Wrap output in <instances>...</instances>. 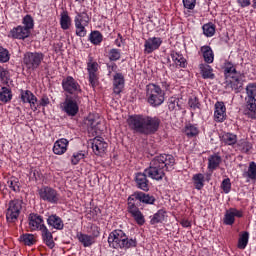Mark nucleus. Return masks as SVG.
I'll use <instances>...</instances> for the list:
<instances>
[{
  "instance_id": "nucleus-62",
  "label": "nucleus",
  "mask_w": 256,
  "mask_h": 256,
  "mask_svg": "<svg viewBox=\"0 0 256 256\" xmlns=\"http://www.w3.org/2000/svg\"><path fill=\"white\" fill-rule=\"evenodd\" d=\"M230 211L232 212L234 218L238 217L239 219H241V217H243V211L238 210L237 208H230Z\"/></svg>"
},
{
  "instance_id": "nucleus-3",
  "label": "nucleus",
  "mask_w": 256,
  "mask_h": 256,
  "mask_svg": "<svg viewBox=\"0 0 256 256\" xmlns=\"http://www.w3.org/2000/svg\"><path fill=\"white\" fill-rule=\"evenodd\" d=\"M108 244L112 249H122L127 251V249L137 247V239H129L123 230L116 229L110 232L108 236Z\"/></svg>"
},
{
  "instance_id": "nucleus-14",
  "label": "nucleus",
  "mask_w": 256,
  "mask_h": 256,
  "mask_svg": "<svg viewBox=\"0 0 256 256\" xmlns=\"http://www.w3.org/2000/svg\"><path fill=\"white\" fill-rule=\"evenodd\" d=\"M90 143H91L93 153L100 157L102 155H105V152L107 151V147H109L107 142H105V139H103V137L101 136H96L95 138L90 140Z\"/></svg>"
},
{
  "instance_id": "nucleus-49",
  "label": "nucleus",
  "mask_w": 256,
  "mask_h": 256,
  "mask_svg": "<svg viewBox=\"0 0 256 256\" xmlns=\"http://www.w3.org/2000/svg\"><path fill=\"white\" fill-rule=\"evenodd\" d=\"M7 185L15 193H19V191H21V188L19 186V180L17 178H15V177H13L10 180H8L7 181Z\"/></svg>"
},
{
  "instance_id": "nucleus-8",
  "label": "nucleus",
  "mask_w": 256,
  "mask_h": 256,
  "mask_svg": "<svg viewBox=\"0 0 256 256\" xmlns=\"http://www.w3.org/2000/svg\"><path fill=\"white\" fill-rule=\"evenodd\" d=\"M21 211H23V200H11L8 203V207L6 209L7 223H15L16 221H19V215H21Z\"/></svg>"
},
{
  "instance_id": "nucleus-11",
  "label": "nucleus",
  "mask_w": 256,
  "mask_h": 256,
  "mask_svg": "<svg viewBox=\"0 0 256 256\" xmlns=\"http://www.w3.org/2000/svg\"><path fill=\"white\" fill-rule=\"evenodd\" d=\"M138 203H143L144 205H155V196L147 194L141 191H135L127 199L128 204L137 205Z\"/></svg>"
},
{
  "instance_id": "nucleus-39",
  "label": "nucleus",
  "mask_w": 256,
  "mask_h": 256,
  "mask_svg": "<svg viewBox=\"0 0 256 256\" xmlns=\"http://www.w3.org/2000/svg\"><path fill=\"white\" fill-rule=\"evenodd\" d=\"M184 133L187 137H197L199 135V128L195 124H187L184 128Z\"/></svg>"
},
{
  "instance_id": "nucleus-41",
  "label": "nucleus",
  "mask_w": 256,
  "mask_h": 256,
  "mask_svg": "<svg viewBox=\"0 0 256 256\" xmlns=\"http://www.w3.org/2000/svg\"><path fill=\"white\" fill-rule=\"evenodd\" d=\"M89 41L92 45H101V42L103 41V34L99 31H93L89 35Z\"/></svg>"
},
{
  "instance_id": "nucleus-12",
  "label": "nucleus",
  "mask_w": 256,
  "mask_h": 256,
  "mask_svg": "<svg viewBox=\"0 0 256 256\" xmlns=\"http://www.w3.org/2000/svg\"><path fill=\"white\" fill-rule=\"evenodd\" d=\"M38 195L42 201L46 203H51L52 205H57L59 203V192L49 186H43L38 190Z\"/></svg>"
},
{
  "instance_id": "nucleus-20",
  "label": "nucleus",
  "mask_w": 256,
  "mask_h": 256,
  "mask_svg": "<svg viewBox=\"0 0 256 256\" xmlns=\"http://www.w3.org/2000/svg\"><path fill=\"white\" fill-rule=\"evenodd\" d=\"M127 211L138 225H145V216H143V213L139 210L137 204L127 203Z\"/></svg>"
},
{
  "instance_id": "nucleus-51",
  "label": "nucleus",
  "mask_w": 256,
  "mask_h": 256,
  "mask_svg": "<svg viewBox=\"0 0 256 256\" xmlns=\"http://www.w3.org/2000/svg\"><path fill=\"white\" fill-rule=\"evenodd\" d=\"M11 59V55L9 54V50L0 47V63H7Z\"/></svg>"
},
{
  "instance_id": "nucleus-25",
  "label": "nucleus",
  "mask_w": 256,
  "mask_h": 256,
  "mask_svg": "<svg viewBox=\"0 0 256 256\" xmlns=\"http://www.w3.org/2000/svg\"><path fill=\"white\" fill-rule=\"evenodd\" d=\"M200 75L202 79H215V73H213V67L207 63L199 64Z\"/></svg>"
},
{
  "instance_id": "nucleus-1",
  "label": "nucleus",
  "mask_w": 256,
  "mask_h": 256,
  "mask_svg": "<svg viewBox=\"0 0 256 256\" xmlns=\"http://www.w3.org/2000/svg\"><path fill=\"white\" fill-rule=\"evenodd\" d=\"M128 127L133 133L140 135H155L159 131L161 119L157 116L143 114L130 115L127 119Z\"/></svg>"
},
{
  "instance_id": "nucleus-30",
  "label": "nucleus",
  "mask_w": 256,
  "mask_h": 256,
  "mask_svg": "<svg viewBox=\"0 0 256 256\" xmlns=\"http://www.w3.org/2000/svg\"><path fill=\"white\" fill-rule=\"evenodd\" d=\"M167 219V211L165 209L158 210L153 216L150 217V225H157L163 223Z\"/></svg>"
},
{
  "instance_id": "nucleus-63",
  "label": "nucleus",
  "mask_w": 256,
  "mask_h": 256,
  "mask_svg": "<svg viewBox=\"0 0 256 256\" xmlns=\"http://www.w3.org/2000/svg\"><path fill=\"white\" fill-rule=\"evenodd\" d=\"M238 5L242 8L249 7L251 5V0H237Z\"/></svg>"
},
{
  "instance_id": "nucleus-5",
  "label": "nucleus",
  "mask_w": 256,
  "mask_h": 256,
  "mask_svg": "<svg viewBox=\"0 0 256 256\" xmlns=\"http://www.w3.org/2000/svg\"><path fill=\"white\" fill-rule=\"evenodd\" d=\"M22 24L23 26L19 25L10 31L12 39H20L24 41V39H27L29 35H31V29L35 27L33 17L31 15H26L22 20Z\"/></svg>"
},
{
  "instance_id": "nucleus-15",
  "label": "nucleus",
  "mask_w": 256,
  "mask_h": 256,
  "mask_svg": "<svg viewBox=\"0 0 256 256\" xmlns=\"http://www.w3.org/2000/svg\"><path fill=\"white\" fill-rule=\"evenodd\" d=\"M28 225L30 231H42L45 226V221L43 220V216L30 213L28 216Z\"/></svg>"
},
{
  "instance_id": "nucleus-22",
  "label": "nucleus",
  "mask_w": 256,
  "mask_h": 256,
  "mask_svg": "<svg viewBox=\"0 0 256 256\" xmlns=\"http://www.w3.org/2000/svg\"><path fill=\"white\" fill-rule=\"evenodd\" d=\"M67 147H69V140L62 138L57 140L53 146V153L55 155H64L67 153Z\"/></svg>"
},
{
  "instance_id": "nucleus-27",
  "label": "nucleus",
  "mask_w": 256,
  "mask_h": 256,
  "mask_svg": "<svg viewBox=\"0 0 256 256\" xmlns=\"http://www.w3.org/2000/svg\"><path fill=\"white\" fill-rule=\"evenodd\" d=\"M223 69H224L225 79H229L230 77H233V75H237L241 73L237 71L235 64H233L229 60H225Z\"/></svg>"
},
{
  "instance_id": "nucleus-18",
  "label": "nucleus",
  "mask_w": 256,
  "mask_h": 256,
  "mask_svg": "<svg viewBox=\"0 0 256 256\" xmlns=\"http://www.w3.org/2000/svg\"><path fill=\"white\" fill-rule=\"evenodd\" d=\"M20 99L22 103H29L32 111H37V96L33 94L30 90H20Z\"/></svg>"
},
{
  "instance_id": "nucleus-56",
  "label": "nucleus",
  "mask_w": 256,
  "mask_h": 256,
  "mask_svg": "<svg viewBox=\"0 0 256 256\" xmlns=\"http://www.w3.org/2000/svg\"><path fill=\"white\" fill-rule=\"evenodd\" d=\"M89 75V83L91 87H95L99 85V75L97 73H88Z\"/></svg>"
},
{
  "instance_id": "nucleus-48",
  "label": "nucleus",
  "mask_w": 256,
  "mask_h": 256,
  "mask_svg": "<svg viewBox=\"0 0 256 256\" xmlns=\"http://www.w3.org/2000/svg\"><path fill=\"white\" fill-rule=\"evenodd\" d=\"M249 243V232H244L238 240V249H245Z\"/></svg>"
},
{
  "instance_id": "nucleus-17",
  "label": "nucleus",
  "mask_w": 256,
  "mask_h": 256,
  "mask_svg": "<svg viewBox=\"0 0 256 256\" xmlns=\"http://www.w3.org/2000/svg\"><path fill=\"white\" fill-rule=\"evenodd\" d=\"M227 119V107L224 102L217 101L214 105V121L223 123Z\"/></svg>"
},
{
  "instance_id": "nucleus-28",
  "label": "nucleus",
  "mask_w": 256,
  "mask_h": 256,
  "mask_svg": "<svg viewBox=\"0 0 256 256\" xmlns=\"http://www.w3.org/2000/svg\"><path fill=\"white\" fill-rule=\"evenodd\" d=\"M172 61L175 63L176 67H180L181 69H186L187 67V59L183 57V54L172 51L170 54Z\"/></svg>"
},
{
  "instance_id": "nucleus-52",
  "label": "nucleus",
  "mask_w": 256,
  "mask_h": 256,
  "mask_svg": "<svg viewBox=\"0 0 256 256\" xmlns=\"http://www.w3.org/2000/svg\"><path fill=\"white\" fill-rule=\"evenodd\" d=\"M109 59L111 61H119V59H121V50L117 48H112L109 51Z\"/></svg>"
},
{
  "instance_id": "nucleus-57",
  "label": "nucleus",
  "mask_w": 256,
  "mask_h": 256,
  "mask_svg": "<svg viewBox=\"0 0 256 256\" xmlns=\"http://www.w3.org/2000/svg\"><path fill=\"white\" fill-rule=\"evenodd\" d=\"M90 233L92 237H94V240L97 239V237H99V235H101V228L95 224H92L90 226Z\"/></svg>"
},
{
  "instance_id": "nucleus-23",
  "label": "nucleus",
  "mask_w": 256,
  "mask_h": 256,
  "mask_svg": "<svg viewBox=\"0 0 256 256\" xmlns=\"http://www.w3.org/2000/svg\"><path fill=\"white\" fill-rule=\"evenodd\" d=\"M47 224L52 229H56L57 231H62L65 224L63 223V219L59 217L57 214H52L47 218Z\"/></svg>"
},
{
  "instance_id": "nucleus-7",
  "label": "nucleus",
  "mask_w": 256,
  "mask_h": 256,
  "mask_svg": "<svg viewBox=\"0 0 256 256\" xmlns=\"http://www.w3.org/2000/svg\"><path fill=\"white\" fill-rule=\"evenodd\" d=\"M45 59V54L43 52H31L28 51L24 53L23 65L27 71H37Z\"/></svg>"
},
{
  "instance_id": "nucleus-45",
  "label": "nucleus",
  "mask_w": 256,
  "mask_h": 256,
  "mask_svg": "<svg viewBox=\"0 0 256 256\" xmlns=\"http://www.w3.org/2000/svg\"><path fill=\"white\" fill-rule=\"evenodd\" d=\"M205 37H213L215 35V24L207 23L202 26Z\"/></svg>"
},
{
  "instance_id": "nucleus-59",
  "label": "nucleus",
  "mask_w": 256,
  "mask_h": 256,
  "mask_svg": "<svg viewBox=\"0 0 256 256\" xmlns=\"http://www.w3.org/2000/svg\"><path fill=\"white\" fill-rule=\"evenodd\" d=\"M182 3L185 9L193 10L195 5H197V0H182Z\"/></svg>"
},
{
  "instance_id": "nucleus-36",
  "label": "nucleus",
  "mask_w": 256,
  "mask_h": 256,
  "mask_svg": "<svg viewBox=\"0 0 256 256\" xmlns=\"http://www.w3.org/2000/svg\"><path fill=\"white\" fill-rule=\"evenodd\" d=\"M19 241L24 245H27L28 247H32V245H35V243H37L35 235L29 233L22 234L19 238Z\"/></svg>"
},
{
  "instance_id": "nucleus-29",
  "label": "nucleus",
  "mask_w": 256,
  "mask_h": 256,
  "mask_svg": "<svg viewBox=\"0 0 256 256\" xmlns=\"http://www.w3.org/2000/svg\"><path fill=\"white\" fill-rule=\"evenodd\" d=\"M79 243L83 245V247H91L95 245V239L89 234H83L82 232H78L76 235Z\"/></svg>"
},
{
  "instance_id": "nucleus-53",
  "label": "nucleus",
  "mask_w": 256,
  "mask_h": 256,
  "mask_svg": "<svg viewBox=\"0 0 256 256\" xmlns=\"http://www.w3.org/2000/svg\"><path fill=\"white\" fill-rule=\"evenodd\" d=\"M9 71L3 67H0V79L4 85L9 83Z\"/></svg>"
},
{
  "instance_id": "nucleus-24",
  "label": "nucleus",
  "mask_w": 256,
  "mask_h": 256,
  "mask_svg": "<svg viewBox=\"0 0 256 256\" xmlns=\"http://www.w3.org/2000/svg\"><path fill=\"white\" fill-rule=\"evenodd\" d=\"M40 231L42 233L43 243L46 244L49 249H53L55 247V241H53V233L49 231V228H47V226Z\"/></svg>"
},
{
  "instance_id": "nucleus-34",
  "label": "nucleus",
  "mask_w": 256,
  "mask_h": 256,
  "mask_svg": "<svg viewBox=\"0 0 256 256\" xmlns=\"http://www.w3.org/2000/svg\"><path fill=\"white\" fill-rule=\"evenodd\" d=\"M13 99V92L7 87L0 88V103H9Z\"/></svg>"
},
{
  "instance_id": "nucleus-46",
  "label": "nucleus",
  "mask_w": 256,
  "mask_h": 256,
  "mask_svg": "<svg viewBox=\"0 0 256 256\" xmlns=\"http://www.w3.org/2000/svg\"><path fill=\"white\" fill-rule=\"evenodd\" d=\"M188 106L190 107L191 111H201V102L197 97H191L188 99Z\"/></svg>"
},
{
  "instance_id": "nucleus-42",
  "label": "nucleus",
  "mask_w": 256,
  "mask_h": 256,
  "mask_svg": "<svg viewBox=\"0 0 256 256\" xmlns=\"http://www.w3.org/2000/svg\"><path fill=\"white\" fill-rule=\"evenodd\" d=\"M248 101H256V83H249L246 86Z\"/></svg>"
},
{
  "instance_id": "nucleus-31",
  "label": "nucleus",
  "mask_w": 256,
  "mask_h": 256,
  "mask_svg": "<svg viewBox=\"0 0 256 256\" xmlns=\"http://www.w3.org/2000/svg\"><path fill=\"white\" fill-rule=\"evenodd\" d=\"M244 115L249 119H256V100H247L246 109L244 110Z\"/></svg>"
},
{
  "instance_id": "nucleus-21",
  "label": "nucleus",
  "mask_w": 256,
  "mask_h": 256,
  "mask_svg": "<svg viewBox=\"0 0 256 256\" xmlns=\"http://www.w3.org/2000/svg\"><path fill=\"white\" fill-rule=\"evenodd\" d=\"M125 87V77L122 73H116L113 78V91L115 95H120Z\"/></svg>"
},
{
  "instance_id": "nucleus-33",
  "label": "nucleus",
  "mask_w": 256,
  "mask_h": 256,
  "mask_svg": "<svg viewBox=\"0 0 256 256\" xmlns=\"http://www.w3.org/2000/svg\"><path fill=\"white\" fill-rule=\"evenodd\" d=\"M168 109L169 111H181L183 109L179 97L172 96L168 99Z\"/></svg>"
},
{
  "instance_id": "nucleus-40",
  "label": "nucleus",
  "mask_w": 256,
  "mask_h": 256,
  "mask_svg": "<svg viewBox=\"0 0 256 256\" xmlns=\"http://www.w3.org/2000/svg\"><path fill=\"white\" fill-rule=\"evenodd\" d=\"M192 179L194 181L195 189H197L198 191H201V189H203L205 185L204 184L205 176L202 173H198V174H195Z\"/></svg>"
},
{
  "instance_id": "nucleus-16",
  "label": "nucleus",
  "mask_w": 256,
  "mask_h": 256,
  "mask_svg": "<svg viewBox=\"0 0 256 256\" xmlns=\"http://www.w3.org/2000/svg\"><path fill=\"white\" fill-rule=\"evenodd\" d=\"M161 45H163V38L150 37L147 40H145L144 53H146V55H151V53H153V51H157V49H159Z\"/></svg>"
},
{
  "instance_id": "nucleus-64",
  "label": "nucleus",
  "mask_w": 256,
  "mask_h": 256,
  "mask_svg": "<svg viewBox=\"0 0 256 256\" xmlns=\"http://www.w3.org/2000/svg\"><path fill=\"white\" fill-rule=\"evenodd\" d=\"M180 225H182V227H191V222L187 219H183L181 222H180Z\"/></svg>"
},
{
  "instance_id": "nucleus-43",
  "label": "nucleus",
  "mask_w": 256,
  "mask_h": 256,
  "mask_svg": "<svg viewBox=\"0 0 256 256\" xmlns=\"http://www.w3.org/2000/svg\"><path fill=\"white\" fill-rule=\"evenodd\" d=\"M85 123L89 131H97V125H99V120L95 119V116L89 115Z\"/></svg>"
},
{
  "instance_id": "nucleus-54",
  "label": "nucleus",
  "mask_w": 256,
  "mask_h": 256,
  "mask_svg": "<svg viewBox=\"0 0 256 256\" xmlns=\"http://www.w3.org/2000/svg\"><path fill=\"white\" fill-rule=\"evenodd\" d=\"M87 71L89 73H97L99 71V64L97 62H93V59L87 63Z\"/></svg>"
},
{
  "instance_id": "nucleus-50",
  "label": "nucleus",
  "mask_w": 256,
  "mask_h": 256,
  "mask_svg": "<svg viewBox=\"0 0 256 256\" xmlns=\"http://www.w3.org/2000/svg\"><path fill=\"white\" fill-rule=\"evenodd\" d=\"M223 223L224 225H233L235 223V216H233V212L230 209L226 211Z\"/></svg>"
},
{
  "instance_id": "nucleus-58",
  "label": "nucleus",
  "mask_w": 256,
  "mask_h": 256,
  "mask_svg": "<svg viewBox=\"0 0 256 256\" xmlns=\"http://www.w3.org/2000/svg\"><path fill=\"white\" fill-rule=\"evenodd\" d=\"M49 103H51V101L49 100V96L44 94L41 97V99L39 100V103H36V107H37V109H39L40 107H47V105H49Z\"/></svg>"
},
{
  "instance_id": "nucleus-38",
  "label": "nucleus",
  "mask_w": 256,
  "mask_h": 256,
  "mask_svg": "<svg viewBox=\"0 0 256 256\" xmlns=\"http://www.w3.org/2000/svg\"><path fill=\"white\" fill-rule=\"evenodd\" d=\"M221 141L224 143V145H236L237 143V135L233 133H224L221 136Z\"/></svg>"
},
{
  "instance_id": "nucleus-32",
  "label": "nucleus",
  "mask_w": 256,
  "mask_h": 256,
  "mask_svg": "<svg viewBox=\"0 0 256 256\" xmlns=\"http://www.w3.org/2000/svg\"><path fill=\"white\" fill-rule=\"evenodd\" d=\"M71 17L69 16V12L67 10L63 11L60 14V27L63 31H67L71 27Z\"/></svg>"
},
{
  "instance_id": "nucleus-13",
  "label": "nucleus",
  "mask_w": 256,
  "mask_h": 256,
  "mask_svg": "<svg viewBox=\"0 0 256 256\" xmlns=\"http://www.w3.org/2000/svg\"><path fill=\"white\" fill-rule=\"evenodd\" d=\"M243 79H245L243 73L226 78V89H231L234 93H241L243 91Z\"/></svg>"
},
{
  "instance_id": "nucleus-26",
  "label": "nucleus",
  "mask_w": 256,
  "mask_h": 256,
  "mask_svg": "<svg viewBox=\"0 0 256 256\" xmlns=\"http://www.w3.org/2000/svg\"><path fill=\"white\" fill-rule=\"evenodd\" d=\"M200 53L202 54L206 64H211L213 63V61H215V54L213 53V49H211V46H202L200 48Z\"/></svg>"
},
{
  "instance_id": "nucleus-9",
  "label": "nucleus",
  "mask_w": 256,
  "mask_h": 256,
  "mask_svg": "<svg viewBox=\"0 0 256 256\" xmlns=\"http://www.w3.org/2000/svg\"><path fill=\"white\" fill-rule=\"evenodd\" d=\"M91 18L87 12H76L74 23L76 27L77 37H85L87 35L86 27L89 25Z\"/></svg>"
},
{
  "instance_id": "nucleus-19",
  "label": "nucleus",
  "mask_w": 256,
  "mask_h": 256,
  "mask_svg": "<svg viewBox=\"0 0 256 256\" xmlns=\"http://www.w3.org/2000/svg\"><path fill=\"white\" fill-rule=\"evenodd\" d=\"M148 175L144 172H138L135 174L134 181L136 183L137 189H140L141 191H149L151 187V183L149 182V179H147Z\"/></svg>"
},
{
  "instance_id": "nucleus-37",
  "label": "nucleus",
  "mask_w": 256,
  "mask_h": 256,
  "mask_svg": "<svg viewBox=\"0 0 256 256\" xmlns=\"http://www.w3.org/2000/svg\"><path fill=\"white\" fill-rule=\"evenodd\" d=\"M243 177L245 179H250L251 181L256 180V163L250 162L248 166V170L243 173Z\"/></svg>"
},
{
  "instance_id": "nucleus-61",
  "label": "nucleus",
  "mask_w": 256,
  "mask_h": 256,
  "mask_svg": "<svg viewBox=\"0 0 256 256\" xmlns=\"http://www.w3.org/2000/svg\"><path fill=\"white\" fill-rule=\"evenodd\" d=\"M117 64L115 62L107 64L108 76L111 77V73H117Z\"/></svg>"
},
{
  "instance_id": "nucleus-47",
  "label": "nucleus",
  "mask_w": 256,
  "mask_h": 256,
  "mask_svg": "<svg viewBox=\"0 0 256 256\" xmlns=\"http://www.w3.org/2000/svg\"><path fill=\"white\" fill-rule=\"evenodd\" d=\"M83 159H85V153L83 151L74 152L70 160L71 165H79Z\"/></svg>"
},
{
  "instance_id": "nucleus-6",
  "label": "nucleus",
  "mask_w": 256,
  "mask_h": 256,
  "mask_svg": "<svg viewBox=\"0 0 256 256\" xmlns=\"http://www.w3.org/2000/svg\"><path fill=\"white\" fill-rule=\"evenodd\" d=\"M83 97L65 95V100L61 104V109L68 117H77L79 114V105H81Z\"/></svg>"
},
{
  "instance_id": "nucleus-10",
  "label": "nucleus",
  "mask_w": 256,
  "mask_h": 256,
  "mask_svg": "<svg viewBox=\"0 0 256 256\" xmlns=\"http://www.w3.org/2000/svg\"><path fill=\"white\" fill-rule=\"evenodd\" d=\"M62 88L65 91V95H71L72 97H81V85L73 78V76H67L62 80Z\"/></svg>"
},
{
  "instance_id": "nucleus-60",
  "label": "nucleus",
  "mask_w": 256,
  "mask_h": 256,
  "mask_svg": "<svg viewBox=\"0 0 256 256\" xmlns=\"http://www.w3.org/2000/svg\"><path fill=\"white\" fill-rule=\"evenodd\" d=\"M30 179H32V181H39V179H41V172L37 169H32L30 171Z\"/></svg>"
},
{
  "instance_id": "nucleus-35",
  "label": "nucleus",
  "mask_w": 256,
  "mask_h": 256,
  "mask_svg": "<svg viewBox=\"0 0 256 256\" xmlns=\"http://www.w3.org/2000/svg\"><path fill=\"white\" fill-rule=\"evenodd\" d=\"M219 165H221V156H219V154L209 156L208 169H210V171H215Z\"/></svg>"
},
{
  "instance_id": "nucleus-44",
  "label": "nucleus",
  "mask_w": 256,
  "mask_h": 256,
  "mask_svg": "<svg viewBox=\"0 0 256 256\" xmlns=\"http://www.w3.org/2000/svg\"><path fill=\"white\" fill-rule=\"evenodd\" d=\"M237 148L241 153H249L252 149L251 143L247 142L246 140H239L236 142Z\"/></svg>"
},
{
  "instance_id": "nucleus-55",
  "label": "nucleus",
  "mask_w": 256,
  "mask_h": 256,
  "mask_svg": "<svg viewBox=\"0 0 256 256\" xmlns=\"http://www.w3.org/2000/svg\"><path fill=\"white\" fill-rule=\"evenodd\" d=\"M221 189L224 193H230L231 192V179L226 178L221 183Z\"/></svg>"
},
{
  "instance_id": "nucleus-2",
  "label": "nucleus",
  "mask_w": 256,
  "mask_h": 256,
  "mask_svg": "<svg viewBox=\"0 0 256 256\" xmlns=\"http://www.w3.org/2000/svg\"><path fill=\"white\" fill-rule=\"evenodd\" d=\"M175 167V157L171 154H160L155 156L148 168L144 171L150 179L154 181H163L166 171H173Z\"/></svg>"
},
{
  "instance_id": "nucleus-4",
  "label": "nucleus",
  "mask_w": 256,
  "mask_h": 256,
  "mask_svg": "<svg viewBox=\"0 0 256 256\" xmlns=\"http://www.w3.org/2000/svg\"><path fill=\"white\" fill-rule=\"evenodd\" d=\"M146 98L151 107H161L165 103V91L157 84L146 86Z\"/></svg>"
}]
</instances>
